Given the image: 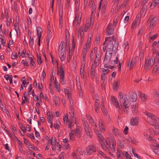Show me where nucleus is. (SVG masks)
Here are the masks:
<instances>
[{
  "label": "nucleus",
  "instance_id": "1",
  "mask_svg": "<svg viewBox=\"0 0 159 159\" xmlns=\"http://www.w3.org/2000/svg\"><path fill=\"white\" fill-rule=\"evenodd\" d=\"M116 41V38L114 36L106 37L105 41L103 43V45L106 44V43H107V50H112L113 51H116L118 47V45L117 43H115Z\"/></svg>",
  "mask_w": 159,
  "mask_h": 159
},
{
  "label": "nucleus",
  "instance_id": "2",
  "mask_svg": "<svg viewBox=\"0 0 159 159\" xmlns=\"http://www.w3.org/2000/svg\"><path fill=\"white\" fill-rule=\"evenodd\" d=\"M119 101L122 104L121 107L124 112H127L130 106V102L126 94L123 95L121 92H120L119 93Z\"/></svg>",
  "mask_w": 159,
  "mask_h": 159
},
{
  "label": "nucleus",
  "instance_id": "3",
  "mask_svg": "<svg viewBox=\"0 0 159 159\" xmlns=\"http://www.w3.org/2000/svg\"><path fill=\"white\" fill-rule=\"evenodd\" d=\"M107 149L113 152L115 151L116 141L113 138H107L106 140Z\"/></svg>",
  "mask_w": 159,
  "mask_h": 159
},
{
  "label": "nucleus",
  "instance_id": "4",
  "mask_svg": "<svg viewBox=\"0 0 159 159\" xmlns=\"http://www.w3.org/2000/svg\"><path fill=\"white\" fill-rule=\"evenodd\" d=\"M155 59L154 57H148L145 59L144 69L146 71L148 70L153 65Z\"/></svg>",
  "mask_w": 159,
  "mask_h": 159
},
{
  "label": "nucleus",
  "instance_id": "5",
  "mask_svg": "<svg viewBox=\"0 0 159 159\" xmlns=\"http://www.w3.org/2000/svg\"><path fill=\"white\" fill-rule=\"evenodd\" d=\"M145 114L149 118L151 119L150 122L152 126L154 127V126L159 124V118L156 117L153 114L147 112H146Z\"/></svg>",
  "mask_w": 159,
  "mask_h": 159
},
{
  "label": "nucleus",
  "instance_id": "6",
  "mask_svg": "<svg viewBox=\"0 0 159 159\" xmlns=\"http://www.w3.org/2000/svg\"><path fill=\"white\" fill-rule=\"evenodd\" d=\"M87 117L92 126L93 127V129L98 136L100 138H102V135L96 129L97 128V125L96 123L93 120L92 117L89 116H87Z\"/></svg>",
  "mask_w": 159,
  "mask_h": 159
},
{
  "label": "nucleus",
  "instance_id": "7",
  "mask_svg": "<svg viewBox=\"0 0 159 159\" xmlns=\"http://www.w3.org/2000/svg\"><path fill=\"white\" fill-rule=\"evenodd\" d=\"M112 51L107 50L103 61L104 64H107L110 62L112 58Z\"/></svg>",
  "mask_w": 159,
  "mask_h": 159
},
{
  "label": "nucleus",
  "instance_id": "8",
  "mask_svg": "<svg viewBox=\"0 0 159 159\" xmlns=\"http://www.w3.org/2000/svg\"><path fill=\"white\" fill-rule=\"evenodd\" d=\"M85 152V149L84 151H81V149L80 148H78L76 150V152H73L71 154L72 156L75 159H81L78 155L80 154L83 156L84 154V152Z\"/></svg>",
  "mask_w": 159,
  "mask_h": 159
},
{
  "label": "nucleus",
  "instance_id": "9",
  "mask_svg": "<svg viewBox=\"0 0 159 159\" xmlns=\"http://www.w3.org/2000/svg\"><path fill=\"white\" fill-rule=\"evenodd\" d=\"M158 20L157 18L153 15H151L149 18L147 22L148 24L150 23V28H152L156 24Z\"/></svg>",
  "mask_w": 159,
  "mask_h": 159
},
{
  "label": "nucleus",
  "instance_id": "10",
  "mask_svg": "<svg viewBox=\"0 0 159 159\" xmlns=\"http://www.w3.org/2000/svg\"><path fill=\"white\" fill-rule=\"evenodd\" d=\"M96 148L93 145H90L87 147L85 149L84 154L87 155H90L96 152Z\"/></svg>",
  "mask_w": 159,
  "mask_h": 159
},
{
  "label": "nucleus",
  "instance_id": "11",
  "mask_svg": "<svg viewBox=\"0 0 159 159\" xmlns=\"http://www.w3.org/2000/svg\"><path fill=\"white\" fill-rule=\"evenodd\" d=\"M81 18V13H79V14H77L75 15V20H74L73 22V25H75L76 24V22H77L75 26L76 29H77L78 28L80 25V23Z\"/></svg>",
  "mask_w": 159,
  "mask_h": 159
},
{
  "label": "nucleus",
  "instance_id": "12",
  "mask_svg": "<svg viewBox=\"0 0 159 159\" xmlns=\"http://www.w3.org/2000/svg\"><path fill=\"white\" fill-rule=\"evenodd\" d=\"M84 67L85 62L83 61L82 62V65L80 71L81 78L83 80H85L86 78V74L84 71Z\"/></svg>",
  "mask_w": 159,
  "mask_h": 159
},
{
  "label": "nucleus",
  "instance_id": "13",
  "mask_svg": "<svg viewBox=\"0 0 159 159\" xmlns=\"http://www.w3.org/2000/svg\"><path fill=\"white\" fill-rule=\"evenodd\" d=\"M84 129L87 134L90 138H91V135L90 134L91 129L90 128L88 124L85 122L83 123Z\"/></svg>",
  "mask_w": 159,
  "mask_h": 159
},
{
  "label": "nucleus",
  "instance_id": "14",
  "mask_svg": "<svg viewBox=\"0 0 159 159\" xmlns=\"http://www.w3.org/2000/svg\"><path fill=\"white\" fill-rule=\"evenodd\" d=\"M101 53L100 51L96 52V57L93 64H96V66H98L99 63V59L101 58Z\"/></svg>",
  "mask_w": 159,
  "mask_h": 159
},
{
  "label": "nucleus",
  "instance_id": "15",
  "mask_svg": "<svg viewBox=\"0 0 159 159\" xmlns=\"http://www.w3.org/2000/svg\"><path fill=\"white\" fill-rule=\"evenodd\" d=\"M111 23H109L107 28L106 33L107 35H111L114 32V29Z\"/></svg>",
  "mask_w": 159,
  "mask_h": 159
},
{
  "label": "nucleus",
  "instance_id": "16",
  "mask_svg": "<svg viewBox=\"0 0 159 159\" xmlns=\"http://www.w3.org/2000/svg\"><path fill=\"white\" fill-rule=\"evenodd\" d=\"M128 98H129L130 100L134 102L136 101L137 99V95L134 92H131L129 93V95L127 96Z\"/></svg>",
  "mask_w": 159,
  "mask_h": 159
},
{
  "label": "nucleus",
  "instance_id": "17",
  "mask_svg": "<svg viewBox=\"0 0 159 159\" xmlns=\"http://www.w3.org/2000/svg\"><path fill=\"white\" fill-rule=\"evenodd\" d=\"M72 112L73 113L72 117L71 119L70 118V121L68 122V127L69 128H71L72 126L73 125H72L73 123H74L76 124V119L75 118V114L73 111L72 110Z\"/></svg>",
  "mask_w": 159,
  "mask_h": 159
},
{
  "label": "nucleus",
  "instance_id": "18",
  "mask_svg": "<svg viewBox=\"0 0 159 159\" xmlns=\"http://www.w3.org/2000/svg\"><path fill=\"white\" fill-rule=\"evenodd\" d=\"M139 119L138 117H133L131 120L130 124L132 126H137L138 125Z\"/></svg>",
  "mask_w": 159,
  "mask_h": 159
},
{
  "label": "nucleus",
  "instance_id": "19",
  "mask_svg": "<svg viewBox=\"0 0 159 159\" xmlns=\"http://www.w3.org/2000/svg\"><path fill=\"white\" fill-rule=\"evenodd\" d=\"M98 66H96V64H93L91 65V77L92 79H93L95 75V70L96 67Z\"/></svg>",
  "mask_w": 159,
  "mask_h": 159
},
{
  "label": "nucleus",
  "instance_id": "20",
  "mask_svg": "<svg viewBox=\"0 0 159 159\" xmlns=\"http://www.w3.org/2000/svg\"><path fill=\"white\" fill-rule=\"evenodd\" d=\"M64 91L66 97L68 98V99L70 101V105H71V102L72 101V99L71 97V94L70 92L66 88L64 89Z\"/></svg>",
  "mask_w": 159,
  "mask_h": 159
},
{
  "label": "nucleus",
  "instance_id": "21",
  "mask_svg": "<svg viewBox=\"0 0 159 159\" xmlns=\"http://www.w3.org/2000/svg\"><path fill=\"white\" fill-rule=\"evenodd\" d=\"M99 127L100 131L103 132L105 130V127L104 125V122L102 120H100L99 121Z\"/></svg>",
  "mask_w": 159,
  "mask_h": 159
},
{
  "label": "nucleus",
  "instance_id": "22",
  "mask_svg": "<svg viewBox=\"0 0 159 159\" xmlns=\"http://www.w3.org/2000/svg\"><path fill=\"white\" fill-rule=\"evenodd\" d=\"M138 94L139 98L143 102H145L148 98V97L147 95L141 92H139Z\"/></svg>",
  "mask_w": 159,
  "mask_h": 159
},
{
  "label": "nucleus",
  "instance_id": "23",
  "mask_svg": "<svg viewBox=\"0 0 159 159\" xmlns=\"http://www.w3.org/2000/svg\"><path fill=\"white\" fill-rule=\"evenodd\" d=\"M111 102L112 104L116 107L117 108L119 106V102L117 99L114 97H112L111 99Z\"/></svg>",
  "mask_w": 159,
  "mask_h": 159
},
{
  "label": "nucleus",
  "instance_id": "24",
  "mask_svg": "<svg viewBox=\"0 0 159 159\" xmlns=\"http://www.w3.org/2000/svg\"><path fill=\"white\" fill-rule=\"evenodd\" d=\"M135 63V59L133 58L129 61L127 64V66L130 69L133 67Z\"/></svg>",
  "mask_w": 159,
  "mask_h": 159
},
{
  "label": "nucleus",
  "instance_id": "25",
  "mask_svg": "<svg viewBox=\"0 0 159 159\" xmlns=\"http://www.w3.org/2000/svg\"><path fill=\"white\" fill-rule=\"evenodd\" d=\"M75 131V136L78 138L81 136V133L82 132V129L81 128H77L75 130H73Z\"/></svg>",
  "mask_w": 159,
  "mask_h": 159
},
{
  "label": "nucleus",
  "instance_id": "26",
  "mask_svg": "<svg viewBox=\"0 0 159 159\" xmlns=\"http://www.w3.org/2000/svg\"><path fill=\"white\" fill-rule=\"evenodd\" d=\"M90 48V46L86 45L84 46L83 50V61H84V57L86 56V53L88 51Z\"/></svg>",
  "mask_w": 159,
  "mask_h": 159
},
{
  "label": "nucleus",
  "instance_id": "27",
  "mask_svg": "<svg viewBox=\"0 0 159 159\" xmlns=\"http://www.w3.org/2000/svg\"><path fill=\"white\" fill-rule=\"evenodd\" d=\"M75 7L76 9V14H79V13H81L79 12V8L80 6V0H76L75 2Z\"/></svg>",
  "mask_w": 159,
  "mask_h": 159
},
{
  "label": "nucleus",
  "instance_id": "28",
  "mask_svg": "<svg viewBox=\"0 0 159 159\" xmlns=\"http://www.w3.org/2000/svg\"><path fill=\"white\" fill-rule=\"evenodd\" d=\"M52 33L51 31L50 30H48V35L47 39V45L48 46L50 40L52 39Z\"/></svg>",
  "mask_w": 159,
  "mask_h": 159
},
{
  "label": "nucleus",
  "instance_id": "29",
  "mask_svg": "<svg viewBox=\"0 0 159 159\" xmlns=\"http://www.w3.org/2000/svg\"><path fill=\"white\" fill-rule=\"evenodd\" d=\"M113 134L117 136L121 137L120 135V131L116 128H114L112 129Z\"/></svg>",
  "mask_w": 159,
  "mask_h": 159
},
{
  "label": "nucleus",
  "instance_id": "30",
  "mask_svg": "<svg viewBox=\"0 0 159 159\" xmlns=\"http://www.w3.org/2000/svg\"><path fill=\"white\" fill-rule=\"evenodd\" d=\"M59 57L61 61H63L65 59V56L64 52H61L60 50H58Z\"/></svg>",
  "mask_w": 159,
  "mask_h": 159
},
{
  "label": "nucleus",
  "instance_id": "31",
  "mask_svg": "<svg viewBox=\"0 0 159 159\" xmlns=\"http://www.w3.org/2000/svg\"><path fill=\"white\" fill-rule=\"evenodd\" d=\"M140 19L139 17L136 18L135 20L134 21L132 25V27L133 28L135 26H138L140 23Z\"/></svg>",
  "mask_w": 159,
  "mask_h": 159
},
{
  "label": "nucleus",
  "instance_id": "32",
  "mask_svg": "<svg viewBox=\"0 0 159 159\" xmlns=\"http://www.w3.org/2000/svg\"><path fill=\"white\" fill-rule=\"evenodd\" d=\"M105 100L103 98L102 99V100L101 102L102 103V107L101 109L102 110V111L104 113V114L105 116H106L107 115V111L105 109L104 105V102Z\"/></svg>",
  "mask_w": 159,
  "mask_h": 159
},
{
  "label": "nucleus",
  "instance_id": "33",
  "mask_svg": "<svg viewBox=\"0 0 159 159\" xmlns=\"http://www.w3.org/2000/svg\"><path fill=\"white\" fill-rule=\"evenodd\" d=\"M132 112L134 115H137L138 113V107L136 105H133L132 108Z\"/></svg>",
  "mask_w": 159,
  "mask_h": 159
},
{
  "label": "nucleus",
  "instance_id": "34",
  "mask_svg": "<svg viewBox=\"0 0 159 159\" xmlns=\"http://www.w3.org/2000/svg\"><path fill=\"white\" fill-rule=\"evenodd\" d=\"M152 53L154 54H155L156 57H157L158 62L159 61V50L156 51L154 49H152Z\"/></svg>",
  "mask_w": 159,
  "mask_h": 159
},
{
  "label": "nucleus",
  "instance_id": "35",
  "mask_svg": "<svg viewBox=\"0 0 159 159\" xmlns=\"http://www.w3.org/2000/svg\"><path fill=\"white\" fill-rule=\"evenodd\" d=\"M36 31L38 38H41V33L42 32V29L41 28L39 27L37 28Z\"/></svg>",
  "mask_w": 159,
  "mask_h": 159
},
{
  "label": "nucleus",
  "instance_id": "36",
  "mask_svg": "<svg viewBox=\"0 0 159 159\" xmlns=\"http://www.w3.org/2000/svg\"><path fill=\"white\" fill-rule=\"evenodd\" d=\"M63 120L64 122L66 125L68 124V122L70 120H69L68 119V114H66L64 116Z\"/></svg>",
  "mask_w": 159,
  "mask_h": 159
},
{
  "label": "nucleus",
  "instance_id": "37",
  "mask_svg": "<svg viewBox=\"0 0 159 159\" xmlns=\"http://www.w3.org/2000/svg\"><path fill=\"white\" fill-rule=\"evenodd\" d=\"M123 47L125 51H128L129 48V45L128 42H125L123 45Z\"/></svg>",
  "mask_w": 159,
  "mask_h": 159
},
{
  "label": "nucleus",
  "instance_id": "38",
  "mask_svg": "<svg viewBox=\"0 0 159 159\" xmlns=\"http://www.w3.org/2000/svg\"><path fill=\"white\" fill-rule=\"evenodd\" d=\"M84 34L82 31L81 32H78V37L80 39L82 42H83V38L84 36Z\"/></svg>",
  "mask_w": 159,
  "mask_h": 159
},
{
  "label": "nucleus",
  "instance_id": "39",
  "mask_svg": "<svg viewBox=\"0 0 159 159\" xmlns=\"http://www.w3.org/2000/svg\"><path fill=\"white\" fill-rule=\"evenodd\" d=\"M123 154L121 151L119 149H117V157L118 159L121 158V156Z\"/></svg>",
  "mask_w": 159,
  "mask_h": 159
},
{
  "label": "nucleus",
  "instance_id": "40",
  "mask_svg": "<svg viewBox=\"0 0 159 159\" xmlns=\"http://www.w3.org/2000/svg\"><path fill=\"white\" fill-rule=\"evenodd\" d=\"M100 139H101V143H101V144L103 148V149L104 150H106L107 149V147H105V144L103 142H102V141H103V140H104V137H103H103L102 138H99Z\"/></svg>",
  "mask_w": 159,
  "mask_h": 159
},
{
  "label": "nucleus",
  "instance_id": "41",
  "mask_svg": "<svg viewBox=\"0 0 159 159\" xmlns=\"http://www.w3.org/2000/svg\"><path fill=\"white\" fill-rule=\"evenodd\" d=\"M65 43L64 42H61V43L60 44V45L59 47V50H60L61 52H64L63 51V49L64 48V45Z\"/></svg>",
  "mask_w": 159,
  "mask_h": 159
},
{
  "label": "nucleus",
  "instance_id": "42",
  "mask_svg": "<svg viewBox=\"0 0 159 159\" xmlns=\"http://www.w3.org/2000/svg\"><path fill=\"white\" fill-rule=\"evenodd\" d=\"M60 81L62 85H64L66 83V81L64 78V76L62 75H60Z\"/></svg>",
  "mask_w": 159,
  "mask_h": 159
},
{
  "label": "nucleus",
  "instance_id": "43",
  "mask_svg": "<svg viewBox=\"0 0 159 159\" xmlns=\"http://www.w3.org/2000/svg\"><path fill=\"white\" fill-rule=\"evenodd\" d=\"M53 112L50 113V112H48L47 113L48 119H52L53 118Z\"/></svg>",
  "mask_w": 159,
  "mask_h": 159
},
{
  "label": "nucleus",
  "instance_id": "44",
  "mask_svg": "<svg viewBox=\"0 0 159 159\" xmlns=\"http://www.w3.org/2000/svg\"><path fill=\"white\" fill-rule=\"evenodd\" d=\"M61 123L59 121H57L56 123L54 125V127L56 129H59L60 128Z\"/></svg>",
  "mask_w": 159,
  "mask_h": 159
},
{
  "label": "nucleus",
  "instance_id": "45",
  "mask_svg": "<svg viewBox=\"0 0 159 159\" xmlns=\"http://www.w3.org/2000/svg\"><path fill=\"white\" fill-rule=\"evenodd\" d=\"M89 27V23H86L85 26H83L82 27V29L83 31L85 32H86L88 30Z\"/></svg>",
  "mask_w": 159,
  "mask_h": 159
},
{
  "label": "nucleus",
  "instance_id": "46",
  "mask_svg": "<svg viewBox=\"0 0 159 159\" xmlns=\"http://www.w3.org/2000/svg\"><path fill=\"white\" fill-rule=\"evenodd\" d=\"M51 144L53 146H55L56 144V139L55 137H52V143Z\"/></svg>",
  "mask_w": 159,
  "mask_h": 159
},
{
  "label": "nucleus",
  "instance_id": "47",
  "mask_svg": "<svg viewBox=\"0 0 159 159\" xmlns=\"http://www.w3.org/2000/svg\"><path fill=\"white\" fill-rule=\"evenodd\" d=\"M30 65L31 66V68H34L35 67V64L33 60L31 57L30 58Z\"/></svg>",
  "mask_w": 159,
  "mask_h": 159
},
{
  "label": "nucleus",
  "instance_id": "48",
  "mask_svg": "<svg viewBox=\"0 0 159 159\" xmlns=\"http://www.w3.org/2000/svg\"><path fill=\"white\" fill-rule=\"evenodd\" d=\"M37 61L38 64L40 65L42 62V59L40 55H37Z\"/></svg>",
  "mask_w": 159,
  "mask_h": 159
},
{
  "label": "nucleus",
  "instance_id": "49",
  "mask_svg": "<svg viewBox=\"0 0 159 159\" xmlns=\"http://www.w3.org/2000/svg\"><path fill=\"white\" fill-rule=\"evenodd\" d=\"M53 99L55 104H57L58 103V101H59V98L56 96H54L53 97Z\"/></svg>",
  "mask_w": 159,
  "mask_h": 159
},
{
  "label": "nucleus",
  "instance_id": "50",
  "mask_svg": "<svg viewBox=\"0 0 159 159\" xmlns=\"http://www.w3.org/2000/svg\"><path fill=\"white\" fill-rule=\"evenodd\" d=\"M118 61V57H116L115 60H111L110 62V63L111 64H115L117 63Z\"/></svg>",
  "mask_w": 159,
  "mask_h": 159
},
{
  "label": "nucleus",
  "instance_id": "51",
  "mask_svg": "<svg viewBox=\"0 0 159 159\" xmlns=\"http://www.w3.org/2000/svg\"><path fill=\"white\" fill-rule=\"evenodd\" d=\"M95 108H99V100L97 98L95 100Z\"/></svg>",
  "mask_w": 159,
  "mask_h": 159
},
{
  "label": "nucleus",
  "instance_id": "52",
  "mask_svg": "<svg viewBox=\"0 0 159 159\" xmlns=\"http://www.w3.org/2000/svg\"><path fill=\"white\" fill-rule=\"evenodd\" d=\"M119 84V83L118 81L115 82L114 84L113 89L115 90L116 89Z\"/></svg>",
  "mask_w": 159,
  "mask_h": 159
},
{
  "label": "nucleus",
  "instance_id": "53",
  "mask_svg": "<svg viewBox=\"0 0 159 159\" xmlns=\"http://www.w3.org/2000/svg\"><path fill=\"white\" fill-rule=\"evenodd\" d=\"M101 70L103 72V74L106 75L110 71V70L108 69H106L104 68H101Z\"/></svg>",
  "mask_w": 159,
  "mask_h": 159
},
{
  "label": "nucleus",
  "instance_id": "54",
  "mask_svg": "<svg viewBox=\"0 0 159 159\" xmlns=\"http://www.w3.org/2000/svg\"><path fill=\"white\" fill-rule=\"evenodd\" d=\"M159 4V0H155L152 3L151 6H155Z\"/></svg>",
  "mask_w": 159,
  "mask_h": 159
},
{
  "label": "nucleus",
  "instance_id": "55",
  "mask_svg": "<svg viewBox=\"0 0 159 159\" xmlns=\"http://www.w3.org/2000/svg\"><path fill=\"white\" fill-rule=\"evenodd\" d=\"M98 156H100V155L102 156L104 158L107 157L105 155L102 151H98Z\"/></svg>",
  "mask_w": 159,
  "mask_h": 159
},
{
  "label": "nucleus",
  "instance_id": "56",
  "mask_svg": "<svg viewBox=\"0 0 159 159\" xmlns=\"http://www.w3.org/2000/svg\"><path fill=\"white\" fill-rule=\"evenodd\" d=\"M55 87L56 88V91L60 92L61 91V89L60 87V86L57 84H54Z\"/></svg>",
  "mask_w": 159,
  "mask_h": 159
},
{
  "label": "nucleus",
  "instance_id": "57",
  "mask_svg": "<svg viewBox=\"0 0 159 159\" xmlns=\"http://www.w3.org/2000/svg\"><path fill=\"white\" fill-rule=\"evenodd\" d=\"M30 44L31 46H32L34 44V40L33 37H32L31 36L30 38Z\"/></svg>",
  "mask_w": 159,
  "mask_h": 159
},
{
  "label": "nucleus",
  "instance_id": "58",
  "mask_svg": "<svg viewBox=\"0 0 159 159\" xmlns=\"http://www.w3.org/2000/svg\"><path fill=\"white\" fill-rule=\"evenodd\" d=\"M159 71V66H156L155 67L153 70V73H155L156 72H158Z\"/></svg>",
  "mask_w": 159,
  "mask_h": 159
},
{
  "label": "nucleus",
  "instance_id": "59",
  "mask_svg": "<svg viewBox=\"0 0 159 159\" xmlns=\"http://www.w3.org/2000/svg\"><path fill=\"white\" fill-rule=\"evenodd\" d=\"M144 27H142L139 30V33H138V35H141L142 34L143 31H144Z\"/></svg>",
  "mask_w": 159,
  "mask_h": 159
},
{
  "label": "nucleus",
  "instance_id": "60",
  "mask_svg": "<svg viewBox=\"0 0 159 159\" xmlns=\"http://www.w3.org/2000/svg\"><path fill=\"white\" fill-rule=\"evenodd\" d=\"M124 134H126L128 132V127L127 126H125L123 131Z\"/></svg>",
  "mask_w": 159,
  "mask_h": 159
},
{
  "label": "nucleus",
  "instance_id": "61",
  "mask_svg": "<svg viewBox=\"0 0 159 159\" xmlns=\"http://www.w3.org/2000/svg\"><path fill=\"white\" fill-rule=\"evenodd\" d=\"M75 131L72 130L71 131V132L69 133V135L70 139H73V135L74 134H75Z\"/></svg>",
  "mask_w": 159,
  "mask_h": 159
},
{
  "label": "nucleus",
  "instance_id": "62",
  "mask_svg": "<svg viewBox=\"0 0 159 159\" xmlns=\"http://www.w3.org/2000/svg\"><path fill=\"white\" fill-rule=\"evenodd\" d=\"M119 146L120 148H124V146L122 144V142L120 140H119Z\"/></svg>",
  "mask_w": 159,
  "mask_h": 159
},
{
  "label": "nucleus",
  "instance_id": "63",
  "mask_svg": "<svg viewBox=\"0 0 159 159\" xmlns=\"http://www.w3.org/2000/svg\"><path fill=\"white\" fill-rule=\"evenodd\" d=\"M17 55L16 53V52H13L11 55V58L12 59H14L16 58L17 57Z\"/></svg>",
  "mask_w": 159,
  "mask_h": 159
},
{
  "label": "nucleus",
  "instance_id": "64",
  "mask_svg": "<svg viewBox=\"0 0 159 159\" xmlns=\"http://www.w3.org/2000/svg\"><path fill=\"white\" fill-rule=\"evenodd\" d=\"M125 155L127 159H132L130 155L127 152H126L125 154Z\"/></svg>",
  "mask_w": 159,
  "mask_h": 159
}]
</instances>
